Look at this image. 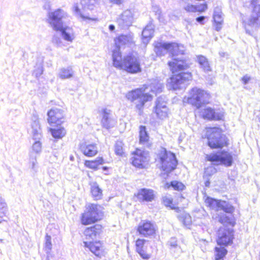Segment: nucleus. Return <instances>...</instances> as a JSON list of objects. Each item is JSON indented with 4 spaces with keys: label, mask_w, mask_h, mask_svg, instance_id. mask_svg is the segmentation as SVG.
Wrapping results in <instances>:
<instances>
[{
    "label": "nucleus",
    "mask_w": 260,
    "mask_h": 260,
    "mask_svg": "<svg viewBox=\"0 0 260 260\" xmlns=\"http://www.w3.org/2000/svg\"><path fill=\"white\" fill-rule=\"evenodd\" d=\"M48 16V22L52 28L60 31L65 40L72 42L74 39L72 29L63 25V20L68 17L67 13L62 9H58L54 12H49Z\"/></svg>",
    "instance_id": "nucleus-1"
},
{
    "label": "nucleus",
    "mask_w": 260,
    "mask_h": 260,
    "mask_svg": "<svg viewBox=\"0 0 260 260\" xmlns=\"http://www.w3.org/2000/svg\"><path fill=\"white\" fill-rule=\"evenodd\" d=\"M31 120V133L33 139L37 141L33 144L32 150L29 152V166L34 172H36L38 169L37 154L40 153L42 151V144L39 141L42 138V130L37 115L33 114Z\"/></svg>",
    "instance_id": "nucleus-2"
},
{
    "label": "nucleus",
    "mask_w": 260,
    "mask_h": 260,
    "mask_svg": "<svg viewBox=\"0 0 260 260\" xmlns=\"http://www.w3.org/2000/svg\"><path fill=\"white\" fill-rule=\"evenodd\" d=\"M170 45L172 46H173V48L170 49V53L172 54L173 60L168 62L172 72L175 73L186 70L189 67L188 63L182 57H176L179 54H184V47L175 43H170Z\"/></svg>",
    "instance_id": "nucleus-3"
},
{
    "label": "nucleus",
    "mask_w": 260,
    "mask_h": 260,
    "mask_svg": "<svg viewBox=\"0 0 260 260\" xmlns=\"http://www.w3.org/2000/svg\"><path fill=\"white\" fill-rule=\"evenodd\" d=\"M210 95L206 91L197 87H193L190 90L188 95L184 98L183 101L199 109L208 103Z\"/></svg>",
    "instance_id": "nucleus-4"
},
{
    "label": "nucleus",
    "mask_w": 260,
    "mask_h": 260,
    "mask_svg": "<svg viewBox=\"0 0 260 260\" xmlns=\"http://www.w3.org/2000/svg\"><path fill=\"white\" fill-rule=\"evenodd\" d=\"M208 145L212 149L222 148L228 145L227 138L218 127H210L207 130Z\"/></svg>",
    "instance_id": "nucleus-5"
},
{
    "label": "nucleus",
    "mask_w": 260,
    "mask_h": 260,
    "mask_svg": "<svg viewBox=\"0 0 260 260\" xmlns=\"http://www.w3.org/2000/svg\"><path fill=\"white\" fill-rule=\"evenodd\" d=\"M127 99L133 102L139 111L140 114L145 103L152 100V95L146 92V89L137 88L128 92L126 95Z\"/></svg>",
    "instance_id": "nucleus-6"
},
{
    "label": "nucleus",
    "mask_w": 260,
    "mask_h": 260,
    "mask_svg": "<svg viewBox=\"0 0 260 260\" xmlns=\"http://www.w3.org/2000/svg\"><path fill=\"white\" fill-rule=\"evenodd\" d=\"M159 158L163 171L169 173L174 170L178 164L175 155L170 151H168L164 148H161L159 153Z\"/></svg>",
    "instance_id": "nucleus-7"
},
{
    "label": "nucleus",
    "mask_w": 260,
    "mask_h": 260,
    "mask_svg": "<svg viewBox=\"0 0 260 260\" xmlns=\"http://www.w3.org/2000/svg\"><path fill=\"white\" fill-rule=\"evenodd\" d=\"M100 206L96 204H89L85 212L82 215L81 222L87 225L94 223L102 218V212L100 209Z\"/></svg>",
    "instance_id": "nucleus-8"
},
{
    "label": "nucleus",
    "mask_w": 260,
    "mask_h": 260,
    "mask_svg": "<svg viewBox=\"0 0 260 260\" xmlns=\"http://www.w3.org/2000/svg\"><path fill=\"white\" fill-rule=\"evenodd\" d=\"M192 78L189 72H181L173 75L168 81L167 86L170 89L177 90L185 87L186 83Z\"/></svg>",
    "instance_id": "nucleus-9"
},
{
    "label": "nucleus",
    "mask_w": 260,
    "mask_h": 260,
    "mask_svg": "<svg viewBox=\"0 0 260 260\" xmlns=\"http://www.w3.org/2000/svg\"><path fill=\"white\" fill-rule=\"evenodd\" d=\"M205 158L208 161L212 162L214 165H224L226 167L232 166L233 160L232 154L224 150L206 154Z\"/></svg>",
    "instance_id": "nucleus-10"
},
{
    "label": "nucleus",
    "mask_w": 260,
    "mask_h": 260,
    "mask_svg": "<svg viewBox=\"0 0 260 260\" xmlns=\"http://www.w3.org/2000/svg\"><path fill=\"white\" fill-rule=\"evenodd\" d=\"M122 69L131 73L141 72L139 59L133 55H127L124 57L123 60Z\"/></svg>",
    "instance_id": "nucleus-11"
},
{
    "label": "nucleus",
    "mask_w": 260,
    "mask_h": 260,
    "mask_svg": "<svg viewBox=\"0 0 260 260\" xmlns=\"http://www.w3.org/2000/svg\"><path fill=\"white\" fill-rule=\"evenodd\" d=\"M133 156L131 158L133 165L140 169L145 168L149 160L148 153L140 149H137L133 153Z\"/></svg>",
    "instance_id": "nucleus-12"
},
{
    "label": "nucleus",
    "mask_w": 260,
    "mask_h": 260,
    "mask_svg": "<svg viewBox=\"0 0 260 260\" xmlns=\"http://www.w3.org/2000/svg\"><path fill=\"white\" fill-rule=\"evenodd\" d=\"M168 111L166 97L161 96L157 98L154 107V112L157 117L164 119L168 116Z\"/></svg>",
    "instance_id": "nucleus-13"
},
{
    "label": "nucleus",
    "mask_w": 260,
    "mask_h": 260,
    "mask_svg": "<svg viewBox=\"0 0 260 260\" xmlns=\"http://www.w3.org/2000/svg\"><path fill=\"white\" fill-rule=\"evenodd\" d=\"M217 242L220 246H226L232 242L233 233L229 230L220 228L218 231Z\"/></svg>",
    "instance_id": "nucleus-14"
},
{
    "label": "nucleus",
    "mask_w": 260,
    "mask_h": 260,
    "mask_svg": "<svg viewBox=\"0 0 260 260\" xmlns=\"http://www.w3.org/2000/svg\"><path fill=\"white\" fill-rule=\"evenodd\" d=\"M211 209L215 210L217 212L219 210H222L226 213H232L234 211V207L229 203L221 200H217L213 199Z\"/></svg>",
    "instance_id": "nucleus-15"
},
{
    "label": "nucleus",
    "mask_w": 260,
    "mask_h": 260,
    "mask_svg": "<svg viewBox=\"0 0 260 260\" xmlns=\"http://www.w3.org/2000/svg\"><path fill=\"white\" fill-rule=\"evenodd\" d=\"M137 231L139 234L147 237L153 236L155 233V229L154 225L148 221H141L138 227Z\"/></svg>",
    "instance_id": "nucleus-16"
},
{
    "label": "nucleus",
    "mask_w": 260,
    "mask_h": 260,
    "mask_svg": "<svg viewBox=\"0 0 260 260\" xmlns=\"http://www.w3.org/2000/svg\"><path fill=\"white\" fill-rule=\"evenodd\" d=\"M48 122L52 124L60 125L63 122V111L58 109H51L47 113Z\"/></svg>",
    "instance_id": "nucleus-17"
},
{
    "label": "nucleus",
    "mask_w": 260,
    "mask_h": 260,
    "mask_svg": "<svg viewBox=\"0 0 260 260\" xmlns=\"http://www.w3.org/2000/svg\"><path fill=\"white\" fill-rule=\"evenodd\" d=\"M133 15L132 12L126 10L117 19V22L118 25L122 29L126 28L132 24Z\"/></svg>",
    "instance_id": "nucleus-18"
},
{
    "label": "nucleus",
    "mask_w": 260,
    "mask_h": 260,
    "mask_svg": "<svg viewBox=\"0 0 260 260\" xmlns=\"http://www.w3.org/2000/svg\"><path fill=\"white\" fill-rule=\"evenodd\" d=\"M256 3L257 0L251 1V5L253 6V10L250 18L247 21V24L249 26L260 23V5H256Z\"/></svg>",
    "instance_id": "nucleus-19"
},
{
    "label": "nucleus",
    "mask_w": 260,
    "mask_h": 260,
    "mask_svg": "<svg viewBox=\"0 0 260 260\" xmlns=\"http://www.w3.org/2000/svg\"><path fill=\"white\" fill-rule=\"evenodd\" d=\"M102 114L103 117L101 121L102 126L107 129L113 127L115 124V121L111 118V111L104 109L102 110Z\"/></svg>",
    "instance_id": "nucleus-20"
},
{
    "label": "nucleus",
    "mask_w": 260,
    "mask_h": 260,
    "mask_svg": "<svg viewBox=\"0 0 260 260\" xmlns=\"http://www.w3.org/2000/svg\"><path fill=\"white\" fill-rule=\"evenodd\" d=\"M137 197L140 201L151 202L154 199V194L152 190L142 188L139 190Z\"/></svg>",
    "instance_id": "nucleus-21"
},
{
    "label": "nucleus",
    "mask_w": 260,
    "mask_h": 260,
    "mask_svg": "<svg viewBox=\"0 0 260 260\" xmlns=\"http://www.w3.org/2000/svg\"><path fill=\"white\" fill-rule=\"evenodd\" d=\"M173 48L170 45V43L157 42L154 47V51L157 55H165L167 53H170V49Z\"/></svg>",
    "instance_id": "nucleus-22"
},
{
    "label": "nucleus",
    "mask_w": 260,
    "mask_h": 260,
    "mask_svg": "<svg viewBox=\"0 0 260 260\" xmlns=\"http://www.w3.org/2000/svg\"><path fill=\"white\" fill-rule=\"evenodd\" d=\"M116 48L120 49L123 45L129 46L134 44L133 36L131 34L121 35L115 40Z\"/></svg>",
    "instance_id": "nucleus-23"
},
{
    "label": "nucleus",
    "mask_w": 260,
    "mask_h": 260,
    "mask_svg": "<svg viewBox=\"0 0 260 260\" xmlns=\"http://www.w3.org/2000/svg\"><path fill=\"white\" fill-rule=\"evenodd\" d=\"M102 229V226L99 224H96L90 228H87L84 232V234L86 239L94 240L98 236Z\"/></svg>",
    "instance_id": "nucleus-24"
},
{
    "label": "nucleus",
    "mask_w": 260,
    "mask_h": 260,
    "mask_svg": "<svg viewBox=\"0 0 260 260\" xmlns=\"http://www.w3.org/2000/svg\"><path fill=\"white\" fill-rule=\"evenodd\" d=\"M84 246L88 247L91 252L94 253L97 256H100L102 252L101 249L102 244L99 241L93 242L91 241L84 242Z\"/></svg>",
    "instance_id": "nucleus-25"
},
{
    "label": "nucleus",
    "mask_w": 260,
    "mask_h": 260,
    "mask_svg": "<svg viewBox=\"0 0 260 260\" xmlns=\"http://www.w3.org/2000/svg\"><path fill=\"white\" fill-rule=\"evenodd\" d=\"M80 149L85 155L89 157L95 155L98 152L97 147L94 144H82Z\"/></svg>",
    "instance_id": "nucleus-26"
},
{
    "label": "nucleus",
    "mask_w": 260,
    "mask_h": 260,
    "mask_svg": "<svg viewBox=\"0 0 260 260\" xmlns=\"http://www.w3.org/2000/svg\"><path fill=\"white\" fill-rule=\"evenodd\" d=\"M113 64L114 67L122 69L123 60H122L121 54L120 49L118 48H115L113 51L112 53Z\"/></svg>",
    "instance_id": "nucleus-27"
},
{
    "label": "nucleus",
    "mask_w": 260,
    "mask_h": 260,
    "mask_svg": "<svg viewBox=\"0 0 260 260\" xmlns=\"http://www.w3.org/2000/svg\"><path fill=\"white\" fill-rule=\"evenodd\" d=\"M154 33V25L152 23H149L143 29L142 35L143 42L147 44L149 41L152 38Z\"/></svg>",
    "instance_id": "nucleus-28"
},
{
    "label": "nucleus",
    "mask_w": 260,
    "mask_h": 260,
    "mask_svg": "<svg viewBox=\"0 0 260 260\" xmlns=\"http://www.w3.org/2000/svg\"><path fill=\"white\" fill-rule=\"evenodd\" d=\"M139 142L140 144L144 145L145 147H149L150 146L149 137L146 131L145 126L141 125L140 126Z\"/></svg>",
    "instance_id": "nucleus-29"
},
{
    "label": "nucleus",
    "mask_w": 260,
    "mask_h": 260,
    "mask_svg": "<svg viewBox=\"0 0 260 260\" xmlns=\"http://www.w3.org/2000/svg\"><path fill=\"white\" fill-rule=\"evenodd\" d=\"M213 19L215 23V29L219 31L222 27L223 23V17L221 10L218 8H216L214 11Z\"/></svg>",
    "instance_id": "nucleus-30"
},
{
    "label": "nucleus",
    "mask_w": 260,
    "mask_h": 260,
    "mask_svg": "<svg viewBox=\"0 0 260 260\" xmlns=\"http://www.w3.org/2000/svg\"><path fill=\"white\" fill-rule=\"evenodd\" d=\"M230 214L231 215H226L224 213H221V214H217L218 216H216L214 218L215 219L217 218L218 221L223 224L234 226L235 224L234 217L232 215V213Z\"/></svg>",
    "instance_id": "nucleus-31"
},
{
    "label": "nucleus",
    "mask_w": 260,
    "mask_h": 260,
    "mask_svg": "<svg viewBox=\"0 0 260 260\" xmlns=\"http://www.w3.org/2000/svg\"><path fill=\"white\" fill-rule=\"evenodd\" d=\"M202 114L204 118L212 120L221 119V115L216 113L213 109L211 108L205 109L202 112Z\"/></svg>",
    "instance_id": "nucleus-32"
},
{
    "label": "nucleus",
    "mask_w": 260,
    "mask_h": 260,
    "mask_svg": "<svg viewBox=\"0 0 260 260\" xmlns=\"http://www.w3.org/2000/svg\"><path fill=\"white\" fill-rule=\"evenodd\" d=\"M74 71L71 67L62 68L60 69L57 76L61 79H69L73 76Z\"/></svg>",
    "instance_id": "nucleus-33"
},
{
    "label": "nucleus",
    "mask_w": 260,
    "mask_h": 260,
    "mask_svg": "<svg viewBox=\"0 0 260 260\" xmlns=\"http://www.w3.org/2000/svg\"><path fill=\"white\" fill-rule=\"evenodd\" d=\"M198 61L200 66V68H202L204 72H208L209 71H211V68L209 61L204 56H198Z\"/></svg>",
    "instance_id": "nucleus-34"
},
{
    "label": "nucleus",
    "mask_w": 260,
    "mask_h": 260,
    "mask_svg": "<svg viewBox=\"0 0 260 260\" xmlns=\"http://www.w3.org/2000/svg\"><path fill=\"white\" fill-rule=\"evenodd\" d=\"M91 192L95 200L100 199L102 197V190L96 182H93L91 185Z\"/></svg>",
    "instance_id": "nucleus-35"
},
{
    "label": "nucleus",
    "mask_w": 260,
    "mask_h": 260,
    "mask_svg": "<svg viewBox=\"0 0 260 260\" xmlns=\"http://www.w3.org/2000/svg\"><path fill=\"white\" fill-rule=\"evenodd\" d=\"M104 160L102 157L97 158L94 160H86L85 162V165L89 168L97 170L99 165L103 164Z\"/></svg>",
    "instance_id": "nucleus-36"
},
{
    "label": "nucleus",
    "mask_w": 260,
    "mask_h": 260,
    "mask_svg": "<svg viewBox=\"0 0 260 260\" xmlns=\"http://www.w3.org/2000/svg\"><path fill=\"white\" fill-rule=\"evenodd\" d=\"M50 131L52 136L56 139L62 138L66 134V131L62 127L51 128Z\"/></svg>",
    "instance_id": "nucleus-37"
},
{
    "label": "nucleus",
    "mask_w": 260,
    "mask_h": 260,
    "mask_svg": "<svg viewBox=\"0 0 260 260\" xmlns=\"http://www.w3.org/2000/svg\"><path fill=\"white\" fill-rule=\"evenodd\" d=\"M164 87L163 84L160 82L155 80L150 85V88L152 92L157 93L161 92Z\"/></svg>",
    "instance_id": "nucleus-38"
},
{
    "label": "nucleus",
    "mask_w": 260,
    "mask_h": 260,
    "mask_svg": "<svg viewBox=\"0 0 260 260\" xmlns=\"http://www.w3.org/2000/svg\"><path fill=\"white\" fill-rule=\"evenodd\" d=\"M81 4L84 10H92L96 5V0H81Z\"/></svg>",
    "instance_id": "nucleus-39"
},
{
    "label": "nucleus",
    "mask_w": 260,
    "mask_h": 260,
    "mask_svg": "<svg viewBox=\"0 0 260 260\" xmlns=\"http://www.w3.org/2000/svg\"><path fill=\"white\" fill-rule=\"evenodd\" d=\"M8 209L6 203L2 199H0V223L5 221L4 217L6 216Z\"/></svg>",
    "instance_id": "nucleus-40"
},
{
    "label": "nucleus",
    "mask_w": 260,
    "mask_h": 260,
    "mask_svg": "<svg viewBox=\"0 0 260 260\" xmlns=\"http://www.w3.org/2000/svg\"><path fill=\"white\" fill-rule=\"evenodd\" d=\"M215 249V260H220L227 253V250L224 247L220 246V247H216Z\"/></svg>",
    "instance_id": "nucleus-41"
},
{
    "label": "nucleus",
    "mask_w": 260,
    "mask_h": 260,
    "mask_svg": "<svg viewBox=\"0 0 260 260\" xmlns=\"http://www.w3.org/2000/svg\"><path fill=\"white\" fill-rule=\"evenodd\" d=\"M179 218L186 226H189L191 223V218L188 214L183 213L179 216Z\"/></svg>",
    "instance_id": "nucleus-42"
},
{
    "label": "nucleus",
    "mask_w": 260,
    "mask_h": 260,
    "mask_svg": "<svg viewBox=\"0 0 260 260\" xmlns=\"http://www.w3.org/2000/svg\"><path fill=\"white\" fill-rule=\"evenodd\" d=\"M123 144L120 141H118L116 142L114 147L115 153L116 155L121 156L123 153Z\"/></svg>",
    "instance_id": "nucleus-43"
},
{
    "label": "nucleus",
    "mask_w": 260,
    "mask_h": 260,
    "mask_svg": "<svg viewBox=\"0 0 260 260\" xmlns=\"http://www.w3.org/2000/svg\"><path fill=\"white\" fill-rule=\"evenodd\" d=\"M168 245L170 247L171 250L173 251L175 248H180V246L178 245L177 239L175 237H172L168 242Z\"/></svg>",
    "instance_id": "nucleus-44"
},
{
    "label": "nucleus",
    "mask_w": 260,
    "mask_h": 260,
    "mask_svg": "<svg viewBox=\"0 0 260 260\" xmlns=\"http://www.w3.org/2000/svg\"><path fill=\"white\" fill-rule=\"evenodd\" d=\"M171 185L174 188V189L177 190H182L185 187V186L183 183L177 181H172Z\"/></svg>",
    "instance_id": "nucleus-45"
},
{
    "label": "nucleus",
    "mask_w": 260,
    "mask_h": 260,
    "mask_svg": "<svg viewBox=\"0 0 260 260\" xmlns=\"http://www.w3.org/2000/svg\"><path fill=\"white\" fill-rule=\"evenodd\" d=\"M51 236L47 235L45 237V248L47 252H49L52 248V243L51 241Z\"/></svg>",
    "instance_id": "nucleus-46"
},
{
    "label": "nucleus",
    "mask_w": 260,
    "mask_h": 260,
    "mask_svg": "<svg viewBox=\"0 0 260 260\" xmlns=\"http://www.w3.org/2000/svg\"><path fill=\"white\" fill-rule=\"evenodd\" d=\"M162 201L164 204L166 206L170 207L172 209L174 208L172 204L173 201L171 198L168 196H165L162 198Z\"/></svg>",
    "instance_id": "nucleus-47"
},
{
    "label": "nucleus",
    "mask_w": 260,
    "mask_h": 260,
    "mask_svg": "<svg viewBox=\"0 0 260 260\" xmlns=\"http://www.w3.org/2000/svg\"><path fill=\"white\" fill-rule=\"evenodd\" d=\"M73 11L75 15L84 18L85 17L82 14L80 9L79 8L77 4H75L73 7Z\"/></svg>",
    "instance_id": "nucleus-48"
},
{
    "label": "nucleus",
    "mask_w": 260,
    "mask_h": 260,
    "mask_svg": "<svg viewBox=\"0 0 260 260\" xmlns=\"http://www.w3.org/2000/svg\"><path fill=\"white\" fill-rule=\"evenodd\" d=\"M146 242V240L144 239H138L136 242V250L140 251L141 249H143L144 243Z\"/></svg>",
    "instance_id": "nucleus-49"
},
{
    "label": "nucleus",
    "mask_w": 260,
    "mask_h": 260,
    "mask_svg": "<svg viewBox=\"0 0 260 260\" xmlns=\"http://www.w3.org/2000/svg\"><path fill=\"white\" fill-rule=\"evenodd\" d=\"M197 12H204L207 9V5L206 4H203L200 5H196Z\"/></svg>",
    "instance_id": "nucleus-50"
},
{
    "label": "nucleus",
    "mask_w": 260,
    "mask_h": 260,
    "mask_svg": "<svg viewBox=\"0 0 260 260\" xmlns=\"http://www.w3.org/2000/svg\"><path fill=\"white\" fill-rule=\"evenodd\" d=\"M216 171V169L214 168L211 167H208L205 169V173L207 175H211L214 174Z\"/></svg>",
    "instance_id": "nucleus-51"
},
{
    "label": "nucleus",
    "mask_w": 260,
    "mask_h": 260,
    "mask_svg": "<svg viewBox=\"0 0 260 260\" xmlns=\"http://www.w3.org/2000/svg\"><path fill=\"white\" fill-rule=\"evenodd\" d=\"M184 9L187 12H197V9L196 8V5H188L186 7H184Z\"/></svg>",
    "instance_id": "nucleus-52"
},
{
    "label": "nucleus",
    "mask_w": 260,
    "mask_h": 260,
    "mask_svg": "<svg viewBox=\"0 0 260 260\" xmlns=\"http://www.w3.org/2000/svg\"><path fill=\"white\" fill-rule=\"evenodd\" d=\"M137 251L143 258L148 259L150 258L149 254L146 253L143 249H141L140 251Z\"/></svg>",
    "instance_id": "nucleus-53"
},
{
    "label": "nucleus",
    "mask_w": 260,
    "mask_h": 260,
    "mask_svg": "<svg viewBox=\"0 0 260 260\" xmlns=\"http://www.w3.org/2000/svg\"><path fill=\"white\" fill-rule=\"evenodd\" d=\"M52 42L58 46H60L61 44V40L59 38L54 35L52 38Z\"/></svg>",
    "instance_id": "nucleus-54"
},
{
    "label": "nucleus",
    "mask_w": 260,
    "mask_h": 260,
    "mask_svg": "<svg viewBox=\"0 0 260 260\" xmlns=\"http://www.w3.org/2000/svg\"><path fill=\"white\" fill-rule=\"evenodd\" d=\"M213 200V199L212 198L207 197L205 201L206 205L207 206L210 207L211 205H212Z\"/></svg>",
    "instance_id": "nucleus-55"
},
{
    "label": "nucleus",
    "mask_w": 260,
    "mask_h": 260,
    "mask_svg": "<svg viewBox=\"0 0 260 260\" xmlns=\"http://www.w3.org/2000/svg\"><path fill=\"white\" fill-rule=\"evenodd\" d=\"M250 80V76H248L247 75L244 76L242 78V81H243V82L244 84H247Z\"/></svg>",
    "instance_id": "nucleus-56"
},
{
    "label": "nucleus",
    "mask_w": 260,
    "mask_h": 260,
    "mask_svg": "<svg viewBox=\"0 0 260 260\" xmlns=\"http://www.w3.org/2000/svg\"><path fill=\"white\" fill-rule=\"evenodd\" d=\"M205 19V16H200L196 18V21L201 24H203Z\"/></svg>",
    "instance_id": "nucleus-57"
},
{
    "label": "nucleus",
    "mask_w": 260,
    "mask_h": 260,
    "mask_svg": "<svg viewBox=\"0 0 260 260\" xmlns=\"http://www.w3.org/2000/svg\"><path fill=\"white\" fill-rule=\"evenodd\" d=\"M172 251H174V252H176L177 254H179L182 252H183L184 250H183L182 248L180 246V248H175Z\"/></svg>",
    "instance_id": "nucleus-58"
},
{
    "label": "nucleus",
    "mask_w": 260,
    "mask_h": 260,
    "mask_svg": "<svg viewBox=\"0 0 260 260\" xmlns=\"http://www.w3.org/2000/svg\"><path fill=\"white\" fill-rule=\"evenodd\" d=\"M111 3L118 5L121 4L123 0H109Z\"/></svg>",
    "instance_id": "nucleus-59"
},
{
    "label": "nucleus",
    "mask_w": 260,
    "mask_h": 260,
    "mask_svg": "<svg viewBox=\"0 0 260 260\" xmlns=\"http://www.w3.org/2000/svg\"><path fill=\"white\" fill-rule=\"evenodd\" d=\"M154 11L156 13V15H158V16H159L160 13H161V11L159 9V8L158 7H154Z\"/></svg>",
    "instance_id": "nucleus-60"
},
{
    "label": "nucleus",
    "mask_w": 260,
    "mask_h": 260,
    "mask_svg": "<svg viewBox=\"0 0 260 260\" xmlns=\"http://www.w3.org/2000/svg\"><path fill=\"white\" fill-rule=\"evenodd\" d=\"M109 28L111 31H113L115 29V26L114 25L111 24L109 25Z\"/></svg>",
    "instance_id": "nucleus-61"
},
{
    "label": "nucleus",
    "mask_w": 260,
    "mask_h": 260,
    "mask_svg": "<svg viewBox=\"0 0 260 260\" xmlns=\"http://www.w3.org/2000/svg\"><path fill=\"white\" fill-rule=\"evenodd\" d=\"M210 185V182L209 181H207L205 182V186H209Z\"/></svg>",
    "instance_id": "nucleus-62"
},
{
    "label": "nucleus",
    "mask_w": 260,
    "mask_h": 260,
    "mask_svg": "<svg viewBox=\"0 0 260 260\" xmlns=\"http://www.w3.org/2000/svg\"><path fill=\"white\" fill-rule=\"evenodd\" d=\"M219 54H220V55L221 57H223V56H224V53L221 52V53H219Z\"/></svg>",
    "instance_id": "nucleus-63"
},
{
    "label": "nucleus",
    "mask_w": 260,
    "mask_h": 260,
    "mask_svg": "<svg viewBox=\"0 0 260 260\" xmlns=\"http://www.w3.org/2000/svg\"><path fill=\"white\" fill-rule=\"evenodd\" d=\"M246 32L249 34V32L247 30H246Z\"/></svg>",
    "instance_id": "nucleus-64"
}]
</instances>
